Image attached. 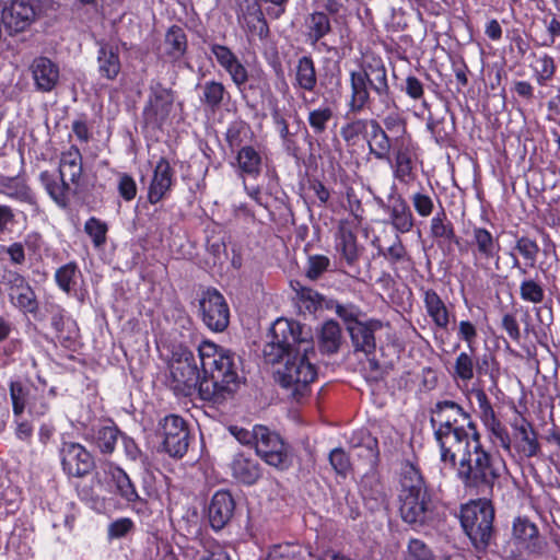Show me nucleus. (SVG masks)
<instances>
[{
	"mask_svg": "<svg viewBox=\"0 0 560 560\" xmlns=\"http://www.w3.org/2000/svg\"><path fill=\"white\" fill-rule=\"evenodd\" d=\"M442 463L456 468L464 488L476 495H488L501 475L503 462L487 451L480 433L440 458Z\"/></svg>",
	"mask_w": 560,
	"mask_h": 560,
	"instance_id": "obj_1",
	"label": "nucleus"
},
{
	"mask_svg": "<svg viewBox=\"0 0 560 560\" xmlns=\"http://www.w3.org/2000/svg\"><path fill=\"white\" fill-rule=\"evenodd\" d=\"M351 98L349 109L360 113L368 108L380 116L396 106L387 80V69L378 57L364 60L360 71L350 73Z\"/></svg>",
	"mask_w": 560,
	"mask_h": 560,
	"instance_id": "obj_2",
	"label": "nucleus"
},
{
	"mask_svg": "<svg viewBox=\"0 0 560 560\" xmlns=\"http://www.w3.org/2000/svg\"><path fill=\"white\" fill-rule=\"evenodd\" d=\"M198 352L203 373L200 398L220 402L237 386V358L229 349L208 340L199 345Z\"/></svg>",
	"mask_w": 560,
	"mask_h": 560,
	"instance_id": "obj_3",
	"label": "nucleus"
},
{
	"mask_svg": "<svg viewBox=\"0 0 560 560\" xmlns=\"http://www.w3.org/2000/svg\"><path fill=\"white\" fill-rule=\"evenodd\" d=\"M430 422L440 458L479 434L470 415L453 400L438 401L431 409Z\"/></svg>",
	"mask_w": 560,
	"mask_h": 560,
	"instance_id": "obj_4",
	"label": "nucleus"
},
{
	"mask_svg": "<svg viewBox=\"0 0 560 560\" xmlns=\"http://www.w3.org/2000/svg\"><path fill=\"white\" fill-rule=\"evenodd\" d=\"M399 514L415 527L427 524L432 516V499L419 469L406 463L400 474Z\"/></svg>",
	"mask_w": 560,
	"mask_h": 560,
	"instance_id": "obj_5",
	"label": "nucleus"
},
{
	"mask_svg": "<svg viewBox=\"0 0 560 560\" xmlns=\"http://www.w3.org/2000/svg\"><path fill=\"white\" fill-rule=\"evenodd\" d=\"M312 357H315L314 346L310 331L300 339L298 347L290 354L282 369L278 370V381L280 385L291 392L295 399L303 397L308 386L316 378L317 371L312 363Z\"/></svg>",
	"mask_w": 560,
	"mask_h": 560,
	"instance_id": "obj_6",
	"label": "nucleus"
},
{
	"mask_svg": "<svg viewBox=\"0 0 560 560\" xmlns=\"http://www.w3.org/2000/svg\"><path fill=\"white\" fill-rule=\"evenodd\" d=\"M82 172V154L77 147L72 145L60 155L59 177L44 171L40 173L39 179L51 199L58 206L66 207L70 190V185L66 178H69L70 184L78 186Z\"/></svg>",
	"mask_w": 560,
	"mask_h": 560,
	"instance_id": "obj_7",
	"label": "nucleus"
},
{
	"mask_svg": "<svg viewBox=\"0 0 560 560\" xmlns=\"http://www.w3.org/2000/svg\"><path fill=\"white\" fill-rule=\"evenodd\" d=\"M493 518V508L487 501H475L462 508V526L477 550H485L489 545Z\"/></svg>",
	"mask_w": 560,
	"mask_h": 560,
	"instance_id": "obj_8",
	"label": "nucleus"
},
{
	"mask_svg": "<svg viewBox=\"0 0 560 560\" xmlns=\"http://www.w3.org/2000/svg\"><path fill=\"white\" fill-rule=\"evenodd\" d=\"M354 447L361 450L358 455L364 457L372 467L360 481V493L369 509L378 510L387 504L388 495L378 474L374 469L378 459L377 441L370 434H365L363 444L354 445Z\"/></svg>",
	"mask_w": 560,
	"mask_h": 560,
	"instance_id": "obj_9",
	"label": "nucleus"
},
{
	"mask_svg": "<svg viewBox=\"0 0 560 560\" xmlns=\"http://www.w3.org/2000/svg\"><path fill=\"white\" fill-rule=\"evenodd\" d=\"M308 329L302 327L298 322L285 318L277 319L271 326L269 340L262 349L266 362L275 364L283 358L289 357L298 347L300 339L305 337Z\"/></svg>",
	"mask_w": 560,
	"mask_h": 560,
	"instance_id": "obj_10",
	"label": "nucleus"
},
{
	"mask_svg": "<svg viewBox=\"0 0 560 560\" xmlns=\"http://www.w3.org/2000/svg\"><path fill=\"white\" fill-rule=\"evenodd\" d=\"M202 377L194 353L187 349L174 352L170 362V386L177 394L192 396L200 395Z\"/></svg>",
	"mask_w": 560,
	"mask_h": 560,
	"instance_id": "obj_11",
	"label": "nucleus"
},
{
	"mask_svg": "<svg viewBox=\"0 0 560 560\" xmlns=\"http://www.w3.org/2000/svg\"><path fill=\"white\" fill-rule=\"evenodd\" d=\"M0 292L9 296L11 304L24 313L36 314L38 302L28 281L16 271L8 270L0 280Z\"/></svg>",
	"mask_w": 560,
	"mask_h": 560,
	"instance_id": "obj_12",
	"label": "nucleus"
},
{
	"mask_svg": "<svg viewBox=\"0 0 560 560\" xmlns=\"http://www.w3.org/2000/svg\"><path fill=\"white\" fill-rule=\"evenodd\" d=\"M255 450L268 465L279 469L290 466L288 446L279 434L264 425H255Z\"/></svg>",
	"mask_w": 560,
	"mask_h": 560,
	"instance_id": "obj_13",
	"label": "nucleus"
},
{
	"mask_svg": "<svg viewBox=\"0 0 560 560\" xmlns=\"http://www.w3.org/2000/svg\"><path fill=\"white\" fill-rule=\"evenodd\" d=\"M467 235L476 266L486 269L490 261H495V265H499L501 245L498 237L486 228L478 225H472L467 230Z\"/></svg>",
	"mask_w": 560,
	"mask_h": 560,
	"instance_id": "obj_14",
	"label": "nucleus"
},
{
	"mask_svg": "<svg viewBox=\"0 0 560 560\" xmlns=\"http://www.w3.org/2000/svg\"><path fill=\"white\" fill-rule=\"evenodd\" d=\"M160 435L164 451L172 457L182 458L189 446V431L184 419L166 416L160 423Z\"/></svg>",
	"mask_w": 560,
	"mask_h": 560,
	"instance_id": "obj_15",
	"label": "nucleus"
},
{
	"mask_svg": "<svg viewBox=\"0 0 560 560\" xmlns=\"http://www.w3.org/2000/svg\"><path fill=\"white\" fill-rule=\"evenodd\" d=\"M393 176L401 184H410L416 178L415 165L417 160L416 144L410 136L394 137Z\"/></svg>",
	"mask_w": 560,
	"mask_h": 560,
	"instance_id": "obj_16",
	"label": "nucleus"
},
{
	"mask_svg": "<svg viewBox=\"0 0 560 560\" xmlns=\"http://www.w3.org/2000/svg\"><path fill=\"white\" fill-rule=\"evenodd\" d=\"M174 104L172 90L156 82L150 86L142 116L148 126L160 128L168 119Z\"/></svg>",
	"mask_w": 560,
	"mask_h": 560,
	"instance_id": "obj_17",
	"label": "nucleus"
},
{
	"mask_svg": "<svg viewBox=\"0 0 560 560\" xmlns=\"http://www.w3.org/2000/svg\"><path fill=\"white\" fill-rule=\"evenodd\" d=\"M63 472L68 477L82 478L95 467L93 455L80 443L63 441L59 448Z\"/></svg>",
	"mask_w": 560,
	"mask_h": 560,
	"instance_id": "obj_18",
	"label": "nucleus"
},
{
	"mask_svg": "<svg viewBox=\"0 0 560 560\" xmlns=\"http://www.w3.org/2000/svg\"><path fill=\"white\" fill-rule=\"evenodd\" d=\"M202 322L212 331H223L230 323V310L224 296L217 290H207L200 301Z\"/></svg>",
	"mask_w": 560,
	"mask_h": 560,
	"instance_id": "obj_19",
	"label": "nucleus"
},
{
	"mask_svg": "<svg viewBox=\"0 0 560 560\" xmlns=\"http://www.w3.org/2000/svg\"><path fill=\"white\" fill-rule=\"evenodd\" d=\"M35 20V10L31 0H12L2 10V22L11 33L25 31Z\"/></svg>",
	"mask_w": 560,
	"mask_h": 560,
	"instance_id": "obj_20",
	"label": "nucleus"
},
{
	"mask_svg": "<svg viewBox=\"0 0 560 560\" xmlns=\"http://www.w3.org/2000/svg\"><path fill=\"white\" fill-rule=\"evenodd\" d=\"M514 431V450L525 458L535 457L540 452L537 432L533 424L523 417H517L512 422Z\"/></svg>",
	"mask_w": 560,
	"mask_h": 560,
	"instance_id": "obj_21",
	"label": "nucleus"
},
{
	"mask_svg": "<svg viewBox=\"0 0 560 560\" xmlns=\"http://www.w3.org/2000/svg\"><path fill=\"white\" fill-rule=\"evenodd\" d=\"M381 206L389 213V221L398 233H408L415 225V219L407 201L399 194H392L388 203Z\"/></svg>",
	"mask_w": 560,
	"mask_h": 560,
	"instance_id": "obj_22",
	"label": "nucleus"
},
{
	"mask_svg": "<svg viewBox=\"0 0 560 560\" xmlns=\"http://www.w3.org/2000/svg\"><path fill=\"white\" fill-rule=\"evenodd\" d=\"M235 509L234 500L229 491H217L208 509L211 527L222 529L232 518Z\"/></svg>",
	"mask_w": 560,
	"mask_h": 560,
	"instance_id": "obj_23",
	"label": "nucleus"
},
{
	"mask_svg": "<svg viewBox=\"0 0 560 560\" xmlns=\"http://www.w3.org/2000/svg\"><path fill=\"white\" fill-rule=\"evenodd\" d=\"M382 327L381 320L370 319L368 322L352 323L351 326L347 327V330L350 334L354 349L369 354L375 350L374 332Z\"/></svg>",
	"mask_w": 560,
	"mask_h": 560,
	"instance_id": "obj_24",
	"label": "nucleus"
},
{
	"mask_svg": "<svg viewBox=\"0 0 560 560\" xmlns=\"http://www.w3.org/2000/svg\"><path fill=\"white\" fill-rule=\"evenodd\" d=\"M35 86L40 92H50L59 81V67L47 57H37L31 65Z\"/></svg>",
	"mask_w": 560,
	"mask_h": 560,
	"instance_id": "obj_25",
	"label": "nucleus"
},
{
	"mask_svg": "<svg viewBox=\"0 0 560 560\" xmlns=\"http://www.w3.org/2000/svg\"><path fill=\"white\" fill-rule=\"evenodd\" d=\"M172 167L168 161L161 158L155 165L153 177L150 183L148 199L151 203H158L171 189L173 183Z\"/></svg>",
	"mask_w": 560,
	"mask_h": 560,
	"instance_id": "obj_26",
	"label": "nucleus"
},
{
	"mask_svg": "<svg viewBox=\"0 0 560 560\" xmlns=\"http://www.w3.org/2000/svg\"><path fill=\"white\" fill-rule=\"evenodd\" d=\"M292 85L296 91L313 92L317 85L315 62L310 56L298 59L293 69Z\"/></svg>",
	"mask_w": 560,
	"mask_h": 560,
	"instance_id": "obj_27",
	"label": "nucleus"
},
{
	"mask_svg": "<svg viewBox=\"0 0 560 560\" xmlns=\"http://www.w3.org/2000/svg\"><path fill=\"white\" fill-rule=\"evenodd\" d=\"M232 476L241 483L252 486L261 477L257 460L244 454H236L231 463Z\"/></svg>",
	"mask_w": 560,
	"mask_h": 560,
	"instance_id": "obj_28",
	"label": "nucleus"
},
{
	"mask_svg": "<svg viewBox=\"0 0 560 560\" xmlns=\"http://www.w3.org/2000/svg\"><path fill=\"white\" fill-rule=\"evenodd\" d=\"M369 151L377 160L390 161V150H394L392 140L385 129L376 119H371Z\"/></svg>",
	"mask_w": 560,
	"mask_h": 560,
	"instance_id": "obj_29",
	"label": "nucleus"
},
{
	"mask_svg": "<svg viewBox=\"0 0 560 560\" xmlns=\"http://www.w3.org/2000/svg\"><path fill=\"white\" fill-rule=\"evenodd\" d=\"M513 537L525 545L530 553H541L537 526L527 518L517 517L513 522Z\"/></svg>",
	"mask_w": 560,
	"mask_h": 560,
	"instance_id": "obj_30",
	"label": "nucleus"
},
{
	"mask_svg": "<svg viewBox=\"0 0 560 560\" xmlns=\"http://www.w3.org/2000/svg\"><path fill=\"white\" fill-rule=\"evenodd\" d=\"M110 483L114 487V492L128 503H137L141 498L127 475L120 467H112L109 469Z\"/></svg>",
	"mask_w": 560,
	"mask_h": 560,
	"instance_id": "obj_31",
	"label": "nucleus"
},
{
	"mask_svg": "<svg viewBox=\"0 0 560 560\" xmlns=\"http://www.w3.org/2000/svg\"><path fill=\"white\" fill-rule=\"evenodd\" d=\"M423 302L434 325L441 329H446L450 324V313L439 294L432 289L424 290Z\"/></svg>",
	"mask_w": 560,
	"mask_h": 560,
	"instance_id": "obj_32",
	"label": "nucleus"
},
{
	"mask_svg": "<svg viewBox=\"0 0 560 560\" xmlns=\"http://www.w3.org/2000/svg\"><path fill=\"white\" fill-rule=\"evenodd\" d=\"M98 72L107 80H114L120 71L118 49L108 44H102L97 55Z\"/></svg>",
	"mask_w": 560,
	"mask_h": 560,
	"instance_id": "obj_33",
	"label": "nucleus"
},
{
	"mask_svg": "<svg viewBox=\"0 0 560 560\" xmlns=\"http://www.w3.org/2000/svg\"><path fill=\"white\" fill-rule=\"evenodd\" d=\"M120 431L113 423L101 424L91 429V440L104 454H112L115 451Z\"/></svg>",
	"mask_w": 560,
	"mask_h": 560,
	"instance_id": "obj_34",
	"label": "nucleus"
},
{
	"mask_svg": "<svg viewBox=\"0 0 560 560\" xmlns=\"http://www.w3.org/2000/svg\"><path fill=\"white\" fill-rule=\"evenodd\" d=\"M306 37L311 44H316L331 32V21L324 11H314L305 18Z\"/></svg>",
	"mask_w": 560,
	"mask_h": 560,
	"instance_id": "obj_35",
	"label": "nucleus"
},
{
	"mask_svg": "<svg viewBox=\"0 0 560 560\" xmlns=\"http://www.w3.org/2000/svg\"><path fill=\"white\" fill-rule=\"evenodd\" d=\"M262 159L252 145L242 147L236 154V166L241 175L257 177L261 171Z\"/></svg>",
	"mask_w": 560,
	"mask_h": 560,
	"instance_id": "obj_36",
	"label": "nucleus"
},
{
	"mask_svg": "<svg viewBox=\"0 0 560 560\" xmlns=\"http://www.w3.org/2000/svg\"><path fill=\"white\" fill-rule=\"evenodd\" d=\"M200 89L202 92L200 96L201 104L212 112L218 110L225 101L230 100V93L221 82L214 80L207 81Z\"/></svg>",
	"mask_w": 560,
	"mask_h": 560,
	"instance_id": "obj_37",
	"label": "nucleus"
},
{
	"mask_svg": "<svg viewBox=\"0 0 560 560\" xmlns=\"http://www.w3.org/2000/svg\"><path fill=\"white\" fill-rule=\"evenodd\" d=\"M341 340L342 334L339 324L332 319L325 322L318 335L320 351L327 354L338 352L341 346Z\"/></svg>",
	"mask_w": 560,
	"mask_h": 560,
	"instance_id": "obj_38",
	"label": "nucleus"
},
{
	"mask_svg": "<svg viewBox=\"0 0 560 560\" xmlns=\"http://www.w3.org/2000/svg\"><path fill=\"white\" fill-rule=\"evenodd\" d=\"M164 43L167 55L173 59H178L186 52L187 37L184 30L177 25L168 28Z\"/></svg>",
	"mask_w": 560,
	"mask_h": 560,
	"instance_id": "obj_39",
	"label": "nucleus"
},
{
	"mask_svg": "<svg viewBox=\"0 0 560 560\" xmlns=\"http://www.w3.org/2000/svg\"><path fill=\"white\" fill-rule=\"evenodd\" d=\"M430 235L433 238L445 242H454L456 238L453 223L447 219L444 210L438 212L430 221Z\"/></svg>",
	"mask_w": 560,
	"mask_h": 560,
	"instance_id": "obj_40",
	"label": "nucleus"
},
{
	"mask_svg": "<svg viewBox=\"0 0 560 560\" xmlns=\"http://www.w3.org/2000/svg\"><path fill=\"white\" fill-rule=\"evenodd\" d=\"M244 26L252 36L258 37L260 40L267 38L269 27L264 18V13L259 8H253L243 16Z\"/></svg>",
	"mask_w": 560,
	"mask_h": 560,
	"instance_id": "obj_41",
	"label": "nucleus"
},
{
	"mask_svg": "<svg viewBox=\"0 0 560 560\" xmlns=\"http://www.w3.org/2000/svg\"><path fill=\"white\" fill-rule=\"evenodd\" d=\"M296 291V305L302 313L313 314L323 304V296L315 290L300 287Z\"/></svg>",
	"mask_w": 560,
	"mask_h": 560,
	"instance_id": "obj_42",
	"label": "nucleus"
},
{
	"mask_svg": "<svg viewBox=\"0 0 560 560\" xmlns=\"http://www.w3.org/2000/svg\"><path fill=\"white\" fill-rule=\"evenodd\" d=\"M475 360L472 358V353L460 352L454 362V371L452 376L455 381H462L464 383H468L474 378L475 373Z\"/></svg>",
	"mask_w": 560,
	"mask_h": 560,
	"instance_id": "obj_43",
	"label": "nucleus"
},
{
	"mask_svg": "<svg viewBox=\"0 0 560 560\" xmlns=\"http://www.w3.org/2000/svg\"><path fill=\"white\" fill-rule=\"evenodd\" d=\"M520 296L524 302L540 304L545 300V289L536 279H524L520 284Z\"/></svg>",
	"mask_w": 560,
	"mask_h": 560,
	"instance_id": "obj_44",
	"label": "nucleus"
},
{
	"mask_svg": "<svg viewBox=\"0 0 560 560\" xmlns=\"http://www.w3.org/2000/svg\"><path fill=\"white\" fill-rule=\"evenodd\" d=\"M336 246L349 265L355 262V260L358 259V246L355 236L352 232L340 231Z\"/></svg>",
	"mask_w": 560,
	"mask_h": 560,
	"instance_id": "obj_45",
	"label": "nucleus"
},
{
	"mask_svg": "<svg viewBox=\"0 0 560 560\" xmlns=\"http://www.w3.org/2000/svg\"><path fill=\"white\" fill-rule=\"evenodd\" d=\"M369 128L371 129V119L359 118L343 125L340 135L346 142L355 143L360 136L368 133Z\"/></svg>",
	"mask_w": 560,
	"mask_h": 560,
	"instance_id": "obj_46",
	"label": "nucleus"
},
{
	"mask_svg": "<svg viewBox=\"0 0 560 560\" xmlns=\"http://www.w3.org/2000/svg\"><path fill=\"white\" fill-rule=\"evenodd\" d=\"M78 273L77 264L68 262L56 270L55 280L63 292L69 293L75 284Z\"/></svg>",
	"mask_w": 560,
	"mask_h": 560,
	"instance_id": "obj_47",
	"label": "nucleus"
},
{
	"mask_svg": "<svg viewBox=\"0 0 560 560\" xmlns=\"http://www.w3.org/2000/svg\"><path fill=\"white\" fill-rule=\"evenodd\" d=\"M533 70L537 83L541 86L545 85L552 79L556 71L553 58L548 55L536 58V63L533 66Z\"/></svg>",
	"mask_w": 560,
	"mask_h": 560,
	"instance_id": "obj_48",
	"label": "nucleus"
},
{
	"mask_svg": "<svg viewBox=\"0 0 560 560\" xmlns=\"http://www.w3.org/2000/svg\"><path fill=\"white\" fill-rule=\"evenodd\" d=\"M84 231L91 237L95 247L101 248L106 243L108 226L100 219L90 218L84 224Z\"/></svg>",
	"mask_w": 560,
	"mask_h": 560,
	"instance_id": "obj_49",
	"label": "nucleus"
},
{
	"mask_svg": "<svg viewBox=\"0 0 560 560\" xmlns=\"http://www.w3.org/2000/svg\"><path fill=\"white\" fill-rule=\"evenodd\" d=\"M332 118V110L330 107H319L308 113L307 121L313 129L314 133L320 135L325 132L327 124Z\"/></svg>",
	"mask_w": 560,
	"mask_h": 560,
	"instance_id": "obj_50",
	"label": "nucleus"
},
{
	"mask_svg": "<svg viewBox=\"0 0 560 560\" xmlns=\"http://www.w3.org/2000/svg\"><path fill=\"white\" fill-rule=\"evenodd\" d=\"M27 389L20 382L10 383V397L15 416H21L24 412L27 404Z\"/></svg>",
	"mask_w": 560,
	"mask_h": 560,
	"instance_id": "obj_51",
	"label": "nucleus"
},
{
	"mask_svg": "<svg viewBox=\"0 0 560 560\" xmlns=\"http://www.w3.org/2000/svg\"><path fill=\"white\" fill-rule=\"evenodd\" d=\"M329 463L334 470L342 477H346L351 468L350 457L340 447H336L330 452Z\"/></svg>",
	"mask_w": 560,
	"mask_h": 560,
	"instance_id": "obj_52",
	"label": "nucleus"
},
{
	"mask_svg": "<svg viewBox=\"0 0 560 560\" xmlns=\"http://www.w3.org/2000/svg\"><path fill=\"white\" fill-rule=\"evenodd\" d=\"M331 307L335 308L336 314L347 324V327L352 323H359L362 315L361 310L354 304H340L335 302Z\"/></svg>",
	"mask_w": 560,
	"mask_h": 560,
	"instance_id": "obj_53",
	"label": "nucleus"
},
{
	"mask_svg": "<svg viewBox=\"0 0 560 560\" xmlns=\"http://www.w3.org/2000/svg\"><path fill=\"white\" fill-rule=\"evenodd\" d=\"M515 249L529 261L530 267L535 265L539 253V246L535 241L523 236L516 241Z\"/></svg>",
	"mask_w": 560,
	"mask_h": 560,
	"instance_id": "obj_54",
	"label": "nucleus"
},
{
	"mask_svg": "<svg viewBox=\"0 0 560 560\" xmlns=\"http://www.w3.org/2000/svg\"><path fill=\"white\" fill-rule=\"evenodd\" d=\"M378 253L392 265L401 262L407 258V250L399 236H396L395 242L388 248L380 249Z\"/></svg>",
	"mask_w": 560,
	"mask_h": 560,
	"instance_id": "obj_55",
	"label": "nucleus"
},
{
	"mask_svg": "<svg viewBox=\"0 0 560 560\" xmlns=\"http://www.w3.org/2000/svg\"><path fill=\"white\" fill-rule=\"evenodd\" d=\"M410 199L416 212L420 217L428 218L429 215L432 214L434 209V202L429 195L424 192H415Z\"/></svg>",
	"mask_w": 560,
	"mask_h": 560,
	"instance_id": "obj_56",
	"label": "nucleus"
},
{
	"mask_svg": "<svg viewBox=\"0 0 560 560\" xmlns=\"http://www.w3.org/2000/svg\"><path fill=\"white\" fill-rule=\"evenodd\" d=\"M408 560H435V558L422 540L410 539L408 544Z\"/></svg>",
	"mask_w": 560,
	"mask_h": 560,
	"instance_id": "obj_57",
	"label": "nucleus"
},
{
	"mask_svg": "<svg viewBox=\"0 0 560 560\" xmlns=\"http://www.w3.org/2000/svg\"><path fill=\"white\" fill-rule=\"evenodd\" d=\"M117 189L120 197L126 201L132 200L137 195V184L135 179L126 173L119 174Z\"/></svg>",
	"mask_w": 560,
	"mask_h": 560,
	"instance_id": "obj_58",
	"label": "nucleus"
},
{
	"mask_svg": "<svg viewBox=\"0 0 560 560\" xmlns=\"http://www.w3.org/2000/svg\"><path fill=\"white\" fill-rule=\"evenodd\" d=\"M329 266V259L326 256L316 255L308 259L306 277L311 280L318 279Z\"/></svg>",
	"mask_w": 560,
	"mask_h": 560,
	"instance_id": "obj_59",
	"label": "nucleus"
},
{
	"mask_svg": "<svg viewBox=\"0 0 560 560\" xmlns=\"http://www.w3.org/2000/svg\"><path fill=\"white\" fill-rule=\"evenodd\" d=\"M210 50L215 57L218 63L223 68L226 69L229 66H231L235 60L238 58L236 55L226 46L219 45V44H212L210 46Z\"/></svg>",
	"mask_w": 560,
	"mask_h": 560,
	"instance_id": "obj_60",
	"label": "nucleus"
},
{
	"mask_svg": "<svg viewBox=\"0 0 560 560\" xmlns=\"http://www.w3.org/2000/svg\"><path fill=\"white\" fill-rule=\"evenodd\" d=\"M458 338L467 343V348L471 353L475 352V342L477 338V328L469 320H460L458 324Z\"/></svg>",
	"mask_w": 560,
	"mask_h": 560,
	"instance_id": "obj_61",
	"label": "nucleus"
},
{
	"mask_svg": "<svg viewBox=\"0 0 560 560\" xmlns=\"http://www.w3.org/2000/svg\"><path fill=\"white\" fill-rule=\"evenodd\" d=\"M476 397H477V401L479 404V408L481 411V419H482L483 423L486 424V427L499 421L495 417L494 410H493L487 395L485 394V392L479 390L477 393Z\"/></svg>",
	"mask_w": 560,
	"mask_h": 560,
	"instance_id": "obj_62",
	"label": "nucleus"
},
{
	"mask_svg": "<svg viewBox=\"0 0 560 560\" xmlns=\"http://www.w3.org/2000/svg\"><path fill=\"white\" fill-rule=\"evenodd\" d=\"M224 70L230 74L232 81L238 89H242L248 81V72L238 59Z\"/></svg>",
	"mask_w": 560,
	"mask_h": 560,
	"instance_id": "obj_63",
	"label": "nucleus"
},
{
	"mask_svg": "<svg viewBox=\"0 0 560 560\" xmlns=\"http://www.w3.org/2000/svg\"><path fill=\"white\" fill-rule=\"evenodd\" d=\"M383 124L387 131L396 135L395 137L409 136L406 130L405 120L397 114L386 116Z\"/></svg>",
	"mask_w": 560,
	"mask_h": 560,
	"instance_id": "obj_64",
	"label": "nucleus"
}]
</instances>
